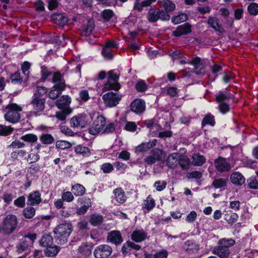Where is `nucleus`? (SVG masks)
Instances as JSON below:
<instances>
[{
    "label": "nucleus",
    "mask_w": 258,
    "mask_h": 258,
    "mask_svg": "<svg viewBox=\"0 0 258 258\" xmlns=\"http://www.w3.org/2000/svg\"><path fill=\"white\" fill-rule=\"evenodd\" d=\"M22 110V107L15 103L8 105L5 114L6 120L13 123L18 122L20 119V113Z\"/></svg>",
    "instance_id": "f257e3e1"
},
{
    "label": "nucleus",
    "mask_w": 258,
    "mask_h": 258,
    "mask_svg": "<svg viewBox=\"0 0 258 258\" xmlns=\"http://www.w3.org/2000/svg\"><path fill=\"white\" fill-rule=\"evenodd\" d=\"M73 226L70 223L60 224L54 229V232L56 234L59 240V243L64 244L72 231Z\"/></svg>",
    "instance_id": "f03ea898"
},
{
    "label": "nucleus",
    "mask_w": 258,
    "mask_h": 258,
    "mask_svg": "<svg viewBox=\"0 0 258 258\" xmlns=\"http://www.w3.org/2000/svg\"><path fill=\"white\" fill-rule=\"evenodd\" d=\"M18 225L17 217L14 215H8L3 222L2 231L4 235H9L16 229Z\"/></svg>",
    "instance_id": "7ed1b4c3"
},
{
    "label": "nucleus",
    "mask_w": 258,
    "mask_h": 258,
    "mask_svg": "<svg viewBox=\"0 0 258 258\" xmlns=\"http://www.w3.org/2000/svg\"><path fill=\"white\" fill-rule=\"evenodd\" d=\"M147 18L151 23L156 22L159 20L167 21L170 18V16L163 10L158 9H150L147 15Z\"/></svg>",
    "instance_id": "20e7f679"
},
{
    "label": "nucleus",
    "mask_w": 258,
    "mask_h": 258,
    "mask_svg": "<svg viewBox=\"0 0 258 258\" xmlns=\"http://www.w3.org/2000/svg\"><path fill=\"white\" fill-rule=\"evenodd\" d=\"M107 81L104 85V89L106 91L113 90L118 91L120 88V85L118 83V76L114 73V70H111L108 73Z\"/></svg>",
    "instance_id": "39448f33"
},
{
    "label": "nucleus",
    "mask_w": 258,
    "mask_h": 258,
    "mask_svg": "<svg viewBox=\"0 0 258 258\" xmlns=\"http://www.w3.org/2000/svg\"><path fill=\"white\" fill-rule=\"evenodd\" d=\"M106 123V118L103 115H97L89 129V133L92 135H96L102 133Z\"/></svg>",
    "instance_id": "423d86ee"
},
{
    "label": "nucleus",
    "mask_w": 258,
    "mask_h": 258,
    "mask_svg": "<svg viewBox=\"0 0 258 258\" xmlns=\"http://www.w3.org/2000/svg\"><path fill=\"white\" fill-rule=\"evenodd\" d=\"M231 94H226L223 92H219L216 95L217 102L219 103V109L220 111L225 114L229 111V105L226 101L230 98Z\"/></svg>",
    "instance_id": "0eeeda50"
},
{
    "label": "nucleus",
    "mask_w": 258,
    "mask_h": 258,
    "mask_svg": "<svg viewBox=\"0 0 258 258\" xmlns=\"http://www.w3.org/2000/svg\"><path fill=\"white\" fill-rule=\"evenodd\" d=\"M91 116L86 114H79L73 116L71 120V126L73 127H85L89 122Z\"/></svg>",
    "instance_id": "6e6552de"
},
{
    "label": "nucleus",
    "mask_w": 258,
    "mask_h": 258,
    "mask_svg": "<svg viewBox=\"0 0 258 258\" xmlns=\"http://www.w3.org/2000/svg\"><path fill=\"white\" fill-rule=\"evenodd\" d=\"M165 156V153L163 150L156 148L151 151V155L146 157L144 161L147 164L151 165L154 164L156 161L163 160Z\"/></svg>",
    "instance_id": "1a4fd4ad"
},
{
    "label": "nucleus",
    "mask_w": 258,
    "mask_h": 258,
    "mask_svg": "<svg viewBox=\"0 0 258 258\" xmlns=\"http://www.w3.org/2000/svg\"><path fill=\"white\" fill-rule=\"evenodd\" d=\"M121 98V95L113 92H109L102 96V99L105 104L110 107L116 106L119 103Z\"/></svg>",
    "instance_id": "9d476101"
},
{
    "label": "nucleus",
    "mask_w": 258,
    "mask_h": 258,
    "mask_svg": "<svg viewBox=\"0 0 258 258\" xmlns=\"http://www.w3.org/2000/svg\"><path fill=\"white\" fill-rule=\"evenodd\" d=\"M45 103V99L44 98L32 97L30 103L33 110L32 113L35 115L40 114L44 109Z\"/></svg>",
    "instance_id": "9b49d317"
},
{
    "label": "nucleus",
    "mask_w": 258,
    "mask_h": 258,
    "mask_svg": "<svg viewBox=\"0 0 258 258\" xmlns=\"http://www.w3.org/2000/svg\"><path fill=\"white\" fill-rule=\"evenodd\" d=\"M112 252V248L107 244L97 246L93 252L95 258H107Z\"/></svg>",
    "instance_id": "f8f14e48"
},
{
    "label": "nucleus",
    "mask_w": 258,
    "mask_h": 258,
    "mask_svg": "<svg viewBox=\"0 0 258 258\" xmlns=\"http://www.w3.org/2000/svg\"><path fill=\"white\" fill-rule=\"evenodd\" d=\"M214 165L217 170L220 172L229 171L231 168L226 159L221 157L215 160Z\"/></svg>",
    "instance_id": "ddd939ff"
},
{
    "label": "nucleus",
    "mask_w": 258,
    "mask_h": 258,
    "mask_svg": "<svg viewBox=\"0 0 258 258\" xmlns=\"http://www.w3.org/2000/svg\"><path fill=\"white\" fill-rule=\"evenodd\" d=\"M188 63L194 66V71L196 74L200 75L205 73V65L200 57L192 58Z\"/></svg>",
    "instance_id": "4468645a"
},
{
    "label": "nucleus",
    "mask_w": 258,
    "mask_h": 258,
    "mask_svg": "<svg viewBox=\"0 0 258 258\" xmlns=\"http://www.w3.org/2000/svg\"><path fill=\"white\" fill-rule=\"evenodd\" d=\"M65 89L66 88L63 83L59 85H54L48 92V97L51 99L55 100Z\"/></svg>",
    "instance_id": "2eb2a0df"
},
{
    "label": "nucleus",
    "mask_w": 258,
    "mask_h": 258,
    "mask_svg": "<svg viewBox=\"0 0 258 258\" xmlns=\"http://www.w3.org/2000/svg\"><path fill=\"white\" fill-rule=\"evenodd\" d=\"M131 110L136 113H141L143 112L146 108L145 102L140 99H135L131 104Z\"/></svg>",
    "instance_id": "dca6fc26"
},
{
    "label": "nucleus",
    "mask_w": 258,
    "mask_h": 258,
    "mask_svg": "<svg viewBox=\"0 0 258 258\" xmlns=\"http://www.w3.org/2000/svg\"><path fill=\"white\" fill-rule=\"evenodd\" d=\"M107 241L115 245L120 244L123 239L120 231L113 230L108 233Z\"/></svg>",
    "instance_id": "f3484780"
},
{
    "label": "nucleus",
    "mask_w": 258,
    "mask_h": 258,
    "mask_svg": "<svg viewBox=\"0 0 258 258\" xmlns=\"http://www.w3.org/2000/svg\"><path fill=\"white\" fill-rule=\"evenodd\" d=\"M71 98L68 95H62L57 99L55 104L57 107L60 109L71 108L69 106L71 103Z\"/></svg>",
    "instance_id": "a211bd4d"
},
{
    "label": "nucleus",
    "mask_w": 258,
    "mask_h": 258,
    "mask_svg": "<svg viewBox=\"0 0 258 258\" xmlns=\"http://www.w3.org/2000/svg\"><path fill=\"white\" fill-rule=\"evenodd\" d=\"M207 22L210 27L216 31L219 32L220 33L224 31V29L222 27V24L220 23V21L217 17L210 16Z\"/></svg>",
    "instance_id": "6ab92c4d"
},
{
    "label": "nucleus",
    "mask_w": 258,
    "mask_h": 258,
    "mask_svg": "<svg viewBox=\"0 0 258 258\" xmlns=\"http://www.w3.org/2000/svg\"><path fill=\"white\" fill-rule=\"evenodd\" d=\"M179 153L169 154L166 159V166L171 169H175L178 166Z\"/></svg>",
    "instance_id": "aec40b11"
},
{
    "label": "nucleus",
    "mask_w": 258,
    "mask_h": 258,
    "mask_svg": "<svg viewBox=\"0 0 258 258\" xmlns=\"http://www.w3.org/2000/svg\"><path fill=\"white\" fill-rule=\"evenodd\" d=\"M41 202V194L38 191L31 192L27 198V205L30 206L38 205Z\"/></svg>",
    "instance_id": "412c9836"
},
{
    "label": "nucleus",
    "mask_w": 258,
    "mask_h": 258,
    "mask_svg": "<svg viewBox=\"0 0 258 258\" xmlns=\"http://www.w3.org/2000/svg\"><path fill=\"white\" fill-rule=\"evenodd\" d=\"M212 252L221 258H227L230 254L229 248L221 244L215 247Z\"/></svg>",
    "instance_id": "4be33fe9"
},
{
    "label": "nucleus",
    "mask_w": 258,
    "mask_h": 258,
    "mask_svg": "<svg viewBox=\"0 0 258 258\" xmlns=\"http://www.w3.org/2000/svg\"><path fill=\"white\" fill-rule=\"evenodd\" d=\"M191 31V25L186 23L178 26L176 29L173 32V34L176 37H179L182 35L187 34Z\"/></svg>",
    "instance_id": "5701e85b"
},
{
    "label": "nucleus",
    "mask_w": 258,
    "mask_h": 258,
    "mask_svg": "<svg viewBox=\"0 0 258 258\" xmlns=\"http://www.w3.org/2000/svg\"><path fill=\"white\" fill-rule=\"evenodd\" d=\"M230 179L233 184L237 185H242L245 181V179L242 174L237 171L234 172L231 174Z\"/></svg>",
    "instance_id": "b1692460"
},
{
    "label": "nucleus",
    "mask_w": 258,
    "mask_h": 258,
    "mask_svg": "<svg viewBox=\"0 0 258 258\" xmlns=\"http://www.w3.org/2000/svg\"><path fill=\"white\" fill-rule=\"evenodd\" d=\"M183 248L188 253H194L199 250V245L194 241L187 240L184 243Z\"/></svg>",
    "instance_id": "393cba45"
},
{
    "label": "nucleus",
    "mask_w": 258,
    "mask_h": 258,
    "mask_svg": "<svg viewBox=\"0 0 258 258\" xmlns=\"http://www.w3.org/2000/svg\"><path fill=\"white\" fill-rule=\"evenodd\" d=\"M147 237V233L143 229H136L131 235L132 239L137 242L144 240Z\"/></svg>",
    "instance_id": "a878e982"
},
{
    "label": "nucleus",
    "mask_w": 258,
    "mask_h": 258,
    "mask_svg": "<svg viewBox=\"0 0 258 258\" xmlns=\"http://www.w3.org/2000/svg\"><path fill=\"white\" fill-rule=\"evenodd\" d=\"M113 194L114 195L115 199L119 204L124 203L126 200L124 190L120 187L117 188L113 190Z\"/></svg>",
    "instance_id": "bb28decb"
},
{
    "label": "nucleus",
    "mask_w": 258,
    "mask_h": 258,
    "mask_svg": "<svg viewBox=\"0 0 258 258\" xmlns=\"http://www.w3.org/2000/svg\"><path fill=\"white\" fill-rule=\"evenodd\" d=\"M51 19L54 23L60 26L66 25L68 22V18L61 14H53L51 16Z\"/></svg>",
    "instance_id": "cd10ccee"
},
{
    "label": "nucleus",
    "mask_w": 258,
    "mask_h": 258,
    "mask_svg": "<svg viewBox=\"0 0 258 258\" xmlns=\"http://www.w3.org/2000/svg\"><path fill=\"white\" fill-rule=\"evenodd\" d=\"M155 206V201L151 195L148 196L142 203L143 209L146 210L147 212L152 210Z\"/></svg>",
    "instance_id": "c85d7f7f"
},
{
    "label": "nucleus",
    "mask_w": 258,
    "mask_h": 258,
    "mask_svg": "<svg viewBox=\"0 0 258 258\" xmlns=\"http://www.w3.org/2000/svg\"><path fill=\"white\" fill-rule=\"evenodd\" d=\"M178 165L183 170L188 169L190 165V161L189 158L184 154L179 153Z\"/></svg>",
    "instance_id": "c756f323"
},
{
    "label": "nucleus",
    "mask_w": 258,
    "mask_h": 258,
    "mask_svg": "<svg viewBox=\"0 0 258 258\" xmlns=\"http://www.w3.org/2000/svg\"><path fill=\"white\" fill-rule=\"evenodd\" d=\"M160 4L161 6L164 8L165 10L164 11L168 14L173 11L176 8L175 4L170 0H161Z\"/></svg>",
    "instance_id": "7c9ffc66"
},
{
    "label": "nucleus",
    "mask_w": 258,
    "mask_h": 258,
    "mask_svg": "<svg viewBox=\"0 0 258 258\" xmlns=\"http://www.w3.org/2000/svg\"><path fill=\"white\" fill-rule=\"evenodd\" d=\"M74 152L76 154L83 157H89L91 155L90 149L87 147L83 146L81 145L75 147Z\"/></svg>",
    "instance_id": "2f4dec72"
},
{
    "label": "nucleus",
    "mask_w": 258,
    "mask_h": 258,
    "mask_svg": "<svg viewBox=\"0 0 258 258\" xmlns=\"http://www.w3.org/2000/svg\"><path fill=\"white\" fill-rule=\"evenodd\" d=\"M31 246H31L27 242V239H22L18 242L16 246V251L18 253H21L26 251L29 247Z\"/></svg>",
    "instance_id": "473e14b6"
},
{
    "label": "nucleus",
    "mask_w": 258,
    "mask_h": 258,
    "mask_svg": "<svg viewBox=\"0 0 258 258\" xmlns=\"http://www.w3.org/2000/svg\"><path fill=\"white\" fill-rule=\"evenodd\" d=\"M94 28L93 22L89 20L86 25H84L82 27V35L85 36H88L91 34Z\"/></svg>",
    "instance_id": "72a5a7b5"
},
{
    "label": "nucleus",
    "mask_w": 258,
    "mask_h": 258,
    "mask_svg": "<svg viewBox=\"0 0 258 258\" xmlns=\"http://www.w3.org/2000/svg\"><path fill=\"white\" fill-rule=\"evenodd\" d=\"M40 244L45 247L53 245V238L50 235H44L39 241Z\"/></svg>",
    "instance_id": "f704fd0d"
},
{
    "label": "nucleus",
    "mask_w": 258,
    "mask_h": 258,
    "mask_svg": "<svg viewBox=\"0 0 258 258\" xmlns=\"http://www.w3.org/2000/svg\"><path fill=\"white\" fill-rule=\"evenodd\" d=\"M103 221V218L101 215L93 214L90 216L89 222L92 225L96 226L101 224Z\"/></svg>",
    "instance_id": "c9c22d12"
},
{
    "label": "nucleus",
    "mask_w": 258,
    "mask_h": 258,
    "mask_svg": "<svg viewBox=\"0 0 258 258\" xmlns=\"http://www.w3.org/2000/svg\"><path fill=\"white\" fill-rule=\"evenodd\" d=\"M192 163L195 165L201 166L205 163L206 159L199 153L194 154L192 156Z\"/></svg>",
    "instance_id": "e433bc0d"
},
{
    "label": "nucleus",
    "mask_w": 258,
    "mask_h": 258,
    "mask_svg": "<svg viewBox=\"0 0 258 258\" xmlns=\"http://www.w3.org/2000/svg\"><path fill=\"white\" fill-rule=\"evenodd\" d=\"M52 82L54 85H59L63 83L66 88V85L64 79L62 78V75L59 72H56L53 73L52 78Z\"/></svg>",
    "instance_id": "4c0bfd02"
},
{
    "label": "nucleus",
    "mask_w": 258,
    "mask_h": 258,
    "mask_svg": "<svg viewBox=\"0 0 258 258\" xmlns=\"http://www.w3.org/2000/svg\"><path fill=\"white\" fill-rule=\"evenodd\" d=\"M72 192L76 196H81L85 192V187L80 184H76L72 187Z\"/></svg>",
    "instance_id": "58836bf2"
},
{
    "label": "nucleus",
    "mask_w": 258,
    "mask_h": 258,
    "mask_svg": "<svg viewBox=\"0 0 258 258\" xmlns=\"http://www.w3.org/2000/svg\"><path fill=\"white\" fill-rule=\"evenodd\" d=\"M20 139L32 145L37 142L38 137L36 135L33 134H27L21 137Z\"/></svg>",
    "instance_id": "ea45409f"
},
{
    "label": "nucleus",
    "mask_w": 258,
    "mask_h": 258,
    "mask_svg": "<svg viewBox=\"0 0 258 258\" xmlns=\"http://www.w3.org/2000/svg\"><path fill=\"white\" fill-rule=\"evenodd\" d=\"M40 141L44 144L49 145L54 142V139L52 136L49 134L41 135L39 137Z\"/></svg>",
    "instance_id": "a19ab883"
},
{
    "label": "nucleus",
    "mask_w": 258,
    "mask_h": 258,
    "mask_svg": "<svg viewBox=\"0 0 258 258\" xmlns=\"http://www.w3.org/2000/svg\"><path fill=\"white\" fill-rule=\"evenodd\" d=\"M215 118L214 116L210 113L207 114L203 119L202 121V126L206 124H209L211 126L215 125Z\"/></svg>",
    "instance_id": "79ce46f5"
},
{
    "label": "nucleus",
    "mask_w": 258,
    "mask_h": 258,
    "mask_svg": "<svg viewBox=\"0 0 258 258\" xmlns=\"http://www.w3.org/2000/svg\"><path fill=\"white\" fill-rule=\"evenodd\" d=\"M72 111L71 108H67L63 109L62 111L56 112L55 117L60 120H64L66 119L68 115L70 114Z\"/></svg>",
    "instance_id": "37998d69"
},
{
    "label": "nucleus",
    "mask_w": 258,
    "mask_h": 258,
    "mask_svg": "<svg viewBox=\"0 0 258 258\" xmlns=\"http://www.w3.org/2000/svg\"><path fill=\"white\" fill-rule=\"evenodd\" d=\"M47 92V89L45 87L37 86L34 90L33 97H40L43 96Z\"/></svg>",
    "instance_id": "c03bdc74"
},
{
    "label": "nucleus",
    "mask_w": 258,
    "mask_h": 258,
    "mask_svg": "<svg viewBox=\"0 0 258 258\" xmlns=\"http://www.w3.org/2000/svg\"><path fill=\"white\" fill-rule=\"evenodd\" d=\"M238 218V215L234 213H229L225 215V220L230 225L236 222Z\"/></svg>",
    "instance_id": "a18cd8bd"
},
{
    "label": "nucleus",
    "mask_w": 258,
    "mask_h": 258,
    "mask_svg": "<svg viewBox=\"0 0 258 258\" xmlns=\"http://www.w3.org/2000/svg\"><path fill=\"white\" fill-rule=\"evenodd\" d=\"M187 16L184 13H181L177 16H175L171 18L172 22L175 24H179L186 21Z\"/></svg>",
    "instance_id": "49530a36"
},
{
    "label": "nucleus",
    "mask_w": 258,
    "mask_h": 258,
    "mask_svg": "<svg viewBox=\"0 0 258 258\" xmlns=\"http://www.w3.org/2000/svg\"><path fill=\"white\" fill-rule=\"evenodd\" d=\"M35 209L32 207H27L23 210L24 216L27 219L32 218L35 214Z\"/></svg>",
    "instance_id": "de8ad7c7"
},
{
    "label": "nucleus",
    "mask_w": 258,
    "mask_h": 258,
    "mask_svg": "<svg viewBox=\"0 0 258 258\" xmlns=\"http://www.w3.org/2000/svg\"><path fill=\"white\" fill-rule=\"evenodd\" d=\"M247 186L251 189H258V179L255 177H251L247 180Z\"/></svg>",
    "instance_id": "09e8293b"
},
{
    "label": "nucleus",
    "mask_w": 258,
    "mask_h": 258,
    "mask_svg": "<svg viewBox=\"0 0 258 258\" xmlns=\"http://www.w3.org/2000/svg\"><path fill=\"white\" fill-rule=\"evenodd\" d=\"M55 147L57 149L64 150L70 148L71 147V144L66 141L60 140L56 142Z\"/></svg>",
    "instance_id": "8fccbe9b"
},
{
    "label": "nucleus",
    "mask_w": 258,
    "mask_h": 258,
    "mask_svg": "<svg viewBox=\"0 0 258 258\" xmlns=\"http://www.w3.org/2000/svg\"><path fill=\"white\" fill-rule=\"evenodd\" d=\"M227 180L224 178L215 179L212 183V185L216 188H219L226 186Z\"/></svg>",
    "instance_id": "3c124183"
},
{
    "label": "nucleus",
    "mask_w": 258,
    "mask_h": 258,
    "mask_svg": "<svg viewBox=\"0 0 258 258\" xmlns=\"http://www.w3.org/2000/svg\"><path fill=\"white\" fill-rule=\"evenodd\" d=\"M30 63L28 61H25L21 65V70L23 74L26 76V80H27L29 77L30 74L29 69L30 68Z\"/></svg>",
    "instance_id": "603ef678"
},
{
    "label": "nucleus",
    "mask_w": 258,
    "mask_h": 258,
    "mask_svg": "<svg viewBox=\"0 0 258 258\" xmlns=\"http://www.w3.org/2000/svg\"><path fill=\"white\" fill-rule=\"evenodd\" d=\"M26 155V151L25 150H17L12 152L11 157L14 160L18 159L19 157H23Z\"/></svg>",
    "instance_id": "864d4df0"
},
{
    "label": "nucleus",
    "mask_w": 258,
    "mask_h": 258,
    "mask_svg": "<svg viewBox=\"0 0 258 258\" xmlns=\"http://www.w3.org/2000/svg\"><path fill=\"white\" fill-rule=\"evenodd\" d=\"M79 252L85 256L89 255L91 253V250L90 246L86 244L81 245L79 249Z\"/></svg>",
    "instance_id": "5fc2aeb1"
},
{
    "label": "nucleus",
    "mask_w": 258,
    "mask_h": 258,
    "mask_svg": "<svg viewBox=\"0 0 258 258\" xmlns=\"http://www.w3.org/2000/svg\"><path fill=\"white\" fill-rule=\"evenodd\" d=\"M149 149H150V145L148 142L142 143L136 148V152L144 153L147 152Z\"/></svg>",
    "instance_id": "6e6d98bb"
},
{
    "label": "nucleus",
    "mask_w": 258,
    "mask_h": 258,
    "mask_svg": "<svg viewBox=\"0 0 258 258\" xmlns=\"http://www.w3.org/2000/svg\"><path fill=\"white\" fill-rule=\"evenodd\" d=\"M13 131V128L11 126H7L0 125V135L7 136L10 135Z\"/></svg>",
    "instance_id": "4d7b16f0"
},
{
    "label": "nucleus",
    "mask_w": 258,
    "mask_h": 258,
    "mask_svg": "<svg viewBox=\"0 0 258 258\" xmlns=\"http://www.w3.org/2000/svg\"><path fill=\"white\" fill-rule=\"evenodd\" d=\"M58 247L57 246L51 245L46 248V253L49 256H54L58 252Z\"/></svg>",
    "instance_id": "13d9d810"
},
{
    "label": "nucleus",
    "mask_w": 258,
    "mask_h": 258,
    "mask_svg": "<svg viewBox=\"0 0 258 258\" xmlns=\"http://www.w3.org/2000/svg\"><path fill=\"white\" fill-rule=\"evenodd\" d=\"M115 130V125L113 122H109L106 124V126L103 128L102 133L111 134Z\"/></svg>",
    "instance_id": "bf43d9fd"
},
{
    "label": "nucleus",
    "mask_w": 258,
    "mask_h": 258,
    "mask_svg": "<svg viewBox=\"0 0 258 258\" xmlns=\"http://www.w3.org/2000/svg\"><path fill=\"white\" fill-rule=\"evenodd\" d=\"M235 243V241L231 238L229 239H225L223 238L219 240V244L221 245H223L228 247L229 248V247L233 246Z\"/></svg>",
    "instance_id": "052dcab7"
},
{
    "label": "nucleus",
    "mask_w": 258,
    "mask_h": 258,
    "mask_svg": "<svg viewBox=\"0 0 258 258\" xmlns=\"http://www.w3.org/2000/svg\"><path fill=\"white\" fill-rule=\"evenodd\" d=\"M247 10L249 13L253 16H255L258 14V5L256 3H251L248 8Z\"/></svg>",
    "instance_id": "680f3d73"
},
{
    "label": "nucleus",
    "mask_w": 258,
    "mask_h": 258,
    "mask_svg": "<svg viewBox=\"0 0 258 258\" xmlns=\"http://www.w3.org/2000/svg\"><path fill=\"white\" fill-rule=\"evenodd\" d=\"M167 185V182L164 180H159L155 182L154 186L157 191H160L164 189Z\"/></svg>",
    "instance_id": "e2e57ef3"
},
{
    "label": "nucleus",
    "mask_w": 258,
    "mask_h": 258,
    "mask_svg": "<svg viewBox=\"0 0 258 258\" xmlns=\"http://www.w3.org/2000/svg\"><path fill=\"white\" fill-rule=\"evenodd\" d=\"M39 155L37 153H32L28 155L27 161L29 164H32L36 162L39 159Z\"/></svg>",
    "instance_id": "0e129e2a"
},
{
    "label": "nucleus",
    "mask_w": 258,
    "mask_h": 258,
    "mask_svg": "<svg viewBox=\"0 0 258 258\" xmlns=\"http://www.w3.org/2000/svg\"><path fill=\"white\" fill-rule=\"evenodd\" d=\"M147 85L142 80L139 81L136 85V89L138 92H144L147 90Z\"/></svg>",
    "instance_id": "69168bd1"
},
{
    "label": "nucleus",
    "mask_w": 258,
    "mask_h": 258,
    "mask_svg": "<svg viewBox=\"0 0 258 258\" xmlns=\"http://www.w3.org/2000/svg\"><path fill=\"white\" fill-rule=\"evenodd\" d=\"M101 168L104 173H109L114 170L113 166L109 163L103 164Z\"/></svg>",
    "instance_id": "338daca9"
},
{
    "label": "nucleus",
    "mask_w": 258,
    "mask_h": 258,
    "mask_svg": "<svg viewBox=\"0 0 258 258\" xmlns=\"http://www.w3.org/2000/svg\"><path fill=\"white\" fill-rule=\"evenodd\" d=\"M62 199L63 201L71 202L73 201L74 197L71 191H66L62 193L61 196Z\"/></svg>",
    "instance_id": "774afa93"
}]
</instances>
